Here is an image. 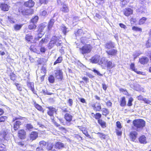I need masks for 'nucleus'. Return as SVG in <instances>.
Segmentation results:
<instances>
[{"mask_svg":"<svg viewBox=\"0 0 151 151\" xmlns=\"http://www.w3.org/2000/svg\"><path fill=\"white\" fill-rule=\"evenodd\" d=\"M133 124L134 126V129L139 132L145 126V122L142 119H137L133 121Z\"/></svg>","mask_w":151,"mask_h":151,"instance_id":"f257e3e1","label":"nucleus"},{"mask_svg":"<svg viewBox=\"0 0 151 151\" xmlns=\"http://www.w3.org/2000/svg\"><path fill=\"white\" fill-rule=\"evenodd\" d=\"M22 119L19 117H16L15 119L14 118L13 120V122H14L15 120L16 121L14 122V124L13 128L15 130H17L19 127V126L22 124L21 121L20 120H21Z\"/></svg>","mask_w":151,"mask_h":151,"instance_id":"f03ea898","label":"nucleus"},{"mask_svg":"<svg viewBox=\"0 0 151 151\" xmlns=\"http://www.w3.org/2000/svg\"><path fill=\"white\" fill-rule=\"evenodd\" d=\"M92 48V47L90 45H86L80 49L81 53L83 55L88 53L91 51Z\"/></svg>","mask_w":151,"mask_h":151,"instance_id":"7ed1b4c3","label":"nucleus"},{"mask_svg":"<svg viewBox=\"0 0 151 151\" xmlns=\"http://www.w3.org/2000/svg\"><path fill=\"white\" fill-rule=\"evenodd\" d=\"M64 117L66 121L65 124L68 126L70 125L71 124V122L73 118L72 116L69 113H66L65 114Z\"/></svg>","mask_w":151,"mask_h":151,"instance_id":"20e7f679","label":"nucleus"},{"mask_svg":"<svg viewBox=\"0 0 151 151\" xmlns=\"http://www.w3.org/2000/svg\"><path fill=\"white\" fill-rule=\"evenodd\" d=\"M91 106L93 108L94 110L96 111H100L101 109L100 104L99 102H96V104H91Z\"/></svg>","mask_w":151,"mask_h":151,"instance_id":"39448f33","label":"nucleus"},{"mask_svg":"<svg viewBox=\"0 0 151 151\" xmlns=\"http://www.w3.org/2000/svg\"><path fill=\"white\" fill-rule=\"evenodd\" d=\"M19 12H21L23 15H28L31 14V11L30 9H26L24 8H19Z\"/></svg>","mask_w":151,"mask_h":151,"instance_id":"423d86ee","label":"nucleus"},{"mask_svg":"<svg viewBox=\"0 0 151 151\" xmlns=\"http://www.w3.org/2000/svg\"><path fill=\"white\" fill-rule=\"evenodd\" d=\"M105 48L107 49H109L114 47V44L111 41L106 42L104 45Z\"/></svg>","mask_w":151,"mask_h":151,"instance_id":"0eeeda50","label":"nucleus"},{"mask_svg":"<svg viewBox=\"0 0 151 151\" xmlns=\"http://www.w3.org/2000/svg\"><path fill=\"white\" fill-rule=\"evenodd\" d=\"M55 76L58 79L61 80L63 78V73L61 70H55Z\"/></svg>","mask_w":151,"mask_h":151,"instance_id":"6e6552de","label":"nucleus"},{"mask_svg":"<svg viewBox=\"0 0 151 151\" xmlns=\"http://www.w3.org/2000/svg\"><path fill=\"white\" fill-rule=\"evenodd\" d=\"M47 108L49 110L47 111V114L50 116H53L54 113H55L57 110L55 108L52 107H50Z\"/></svg>","mask_w":151,"mask_h":151,"instance_id":"1a4fd4ad","label":"nucleus"},{"mask_svg":"<svg viewBox=\"0 0 151 151\" xmlns=\"http://www.w3.org/2000/svg\"><path fill=\"white\" fill-rule=\"evenodd\" d=\"M18 135L19 138L21 139H24L25 137L26 132L23 129H21L19 131Z\"/></svg>","mask_w":151,"mask_h":151,"instance_id":"9d476101","label":"nucleus"},{"mask_svg":"<svg viewBox=\"0 0 151 151\" xmlns=\"http://www.w3.org/2000/svg\"><path fill=\"white\" fill-rule=\"evenodd\" d=\"M137 132L135 131L131 132L130 134V137L132 141L133 142L135 141L137 135Z\"/></svg>","mask_w":151,"mask_h":151,"instance_id":"9b49d317","label":"nucleus"},{"mask_svg":"<svg viewBox=\"0 0 151 151\" xmlns=\"http://www.w3.org/2000/svg\"><path fill=\"white\" fill-rule=\"evenodd\" d=\"M139 141L141 144H146L147 143L146 137L144 135L141 136L139 137Z\"/></svg>","mask_w":151,"mask_h":151,"instance_id":"f8f14e48","label":"nucleus"},{"mask_svg":"<svg viewBox=\"0 0 151 151\" xmlns=\"http://www.w3.org/2000/svg\"><path fill=\"white\" fill-rule=\"evenodd\" d=\"M100 56L99 55H95L91 59V62L93 63H97L99 62Z\"/></svg>","mask_w":151,"mask_h":151,"instance_id":"ddd939ff","label":"nucleus"},{"mask_svg":"<svg viewBox=\"0 0 151 151\" xmlns=\"http://www.w3.org/2000/svg\"><path fill=\"white\" fill-rule=\"evenodd\" d=\"M124 14L127 16H129L133 13V10L130 8H126L124 11Z\"/></svg>","mask_w":151,"mask_h":151,"instance_id":"4468645a","label":"nucleus"},{"mask_svg":"<svg viewBox=\"0 0 151 151\" xmlns=\"http://www.w3.org/2000/svg\"><path fill=\"white\" fill-rule=\"evenodd\" d=\"M38 133L35 132H32L30 134V139L33 141L35 139L38 137Z\"/></svg>","mask_w":151,"mask_h":151,"instance_id":"2eb2a0df","label":"nucleus"},{"mask_svg":"<svg viewBox=\"0 0 151 151\" xmlns=\"http://www.w3.org/2000/svg\"><path fill=\"white\" fill-rule=\"evenodd\" d=\"M24 5L26 7H31L34 6V2L32 0H29L28 1L25 2Z\"/></svg>","mask_w":151,"mask_h":151,"instance_id":"dca6fc26","label":"nucleus"},{"mask_svg":"<svg viewBox=\"0 0 151 151\" xmlns=\"http://www.w3.org/2000/svg\"><path fill=\"white\" fill-rule=\"evenodd\" d=\"M53 37H55V39H54L55 41V44L57 46L62 45L63 43L61 40L55 36H54Z\"/></svg>","mask_w":151,"mask_h":151,"instance_id":"f3484780","label":"nucleus"},{"mask_svg":"<svg viewBox=\"0 0 151 151\" xmlns=\"http://www.w3.org/2000/svg\"><path fill=\"white\" fill-rule=\"evenodd\" d=\"M55 37H52L51 38V40L49 42L48 45H47L49 49L52 48L54 46L55 41L54 40Z\"/></svg>","mask_w":151,"mask_h":151,"instance_id":"a211bd4d","label":"nucleus"},{"mask_svg":"<svg viewBox=\"0 0 151 151\" xmlns=\"http://www.w3.org/2000/svg\"><path fill=\"white\" fill-rule=\"evenodd\" d=\"M117 50L115 49H111L106 51L108 55L111 56L115 55L117 52Z\"/></svg>","mask_w":151,"mask_h":151,"instance_id":"6ab92c4d","label":"nucleus"},{"mask_svg":"<svg viewBox=\"0 0 151 151\" xmlns=\"http://www.w3.org/2000/svg\"><path fill=\"white\" fill-rule=\"evenodd\" d=\"M60 10L64 13H67L69 11L68 6L65 4H63L62 7L60 8Z\"/></svg>","mask_w":151,"mask_h":151,"instance_id":"aec40b11","label":"nucleus"},{"mask_svg":"<svg viewBox=\"0 0 151 151\" xmlns=\"http://www.w3.org/2000/svg\"><path fill=\"white\" fill-rule=\"evenodd\" d=\"M64 145L62 143L58 142H57L55 145V147L58 149H60L64 147Z\"/></svg>","mask_w":151,"mask_h":151,"instance_id":"412c9836","label":"nucleus"},{"mask_svg":"<svg viewBox=\"0 0 151 151\" xmlns=\"http://www.w3.org/2000/svg\"><path fill=\"white\" fill-rule=\"evenodd\" d=\"M107 67L108 69H111L115 67V64L112 61L107 62Z\"/></svg>","mask_w":151,"mask_h":151,"instance_id":"4be33fe9","label":"nucleus"},{"mask_svg":"<svg viewBox=\"0 0 151 151\" xmlns=\"http://www.w3.org/2000/svg\"><path fill=\"white\" fill-rule=\"evenodd\" d=\"M0 7L2 10L4 11H7L9 9V7L7 4H2L1 5Z\"/></svg>","mask_w":151,"mask_h":151,"instance_id":"5701e85b","label":"nucleus"},{"mask_svg":"<svg viewBox=\"0 0 151 151\" xmlns=\"http://www.w3.org/2000/svg\"><path fill=\"white\" fill-rule=\"evenodd\" d=\"M35 36V39L36 40H38L39 39L41 38L44 34V32H37Z\"/></svg>","mask_w":151,"mask_h":151,"instance_id":"b1692460","label":"nucleus"},{"mask_svg":"<svg viewBox=\"0 0 151 151\" xmlns=\"http://www.w3.org/2000/svg\"><path fill=\"white\" fill-rule=\"evenodd\" d=\"M139 61L141 64H145L148 62V59L146 57H143L139 59Z\"/></svg>","mask_w":151,"mask_h":151,"instance_id":"393cba45","label":"nucleus"},{"mask_svg":"<svg viewBox=\"0 0 151 151\" xmlns=\"http://www.w3.org/2000/svg\"><path fill=\"white\" fill-rule=\"evenodd\" d=\"M23 25V24H15L14 26V30L16 31H17L20 30L22 27Z\"/></svg>","mask_w":151,"mask_h":151,"instance_id":"a878e982","label":"nucleus"},{"mask_svg":"<svg viewBox=\"0 0 151 151\" xmlns=\"http://www.w3.org/2000/svg\"><path fill=\"white\" fill-rule=\"evenodd\" d=\"M45 27L46 26L45 24H40L39 27L37 32H44L43 30Z\"/></svg>","mask_w":151,"mask_h":151,"instance_id":"bb28decb","label":"nucleus"},{"mask_svg":"<svg viewBox=\"0 0 151 151\" xmlns=\"http://www.w3.org/2000/svg\"><path fill=\"white\" fill-rule=\"evenodd\" d=\"M55 20L54 19H51L49 22L48 26V29L50 30L52 27Z\"/></svg>","mask_w":151,"mask_h":151,"instance_id":"cd10ccee","label":"nucleus"},{"mask_svg":"<svg viewBox=\"0 0 151 151\" xmlns=\"http://www.w3.org/2000/svg\"><path fill=\"white\" fill-rule=\"evenodd\" d=\"M107 62V60L105 58H103L101 59L100 61H99V64L102 66H103L104 64H106Z\"/></svg>","mask_w":151,"mask_h":151,"instance_id":"c85d7f7f","label":"nucleus"},{"mask_svg":"<svg viewBox=\"0 0 151 151\" xmlns=\"http://www.w3.org/2000/svg\"><path fill=\"white\" fill-rule=\"evenodd\" d=\"M120 105L122 106H124L126 105V101L124 97H122L120 100Z\"/></svg>","mask_w":151,"mask_h":151,"instance_id":"c756f323","label":"nucleus"},{"mask_svg":"<svg viewBox=\"0 0 151 151\" xmlns=\"http://www.w3.org/2000/svg\"><path fill=\"white\" fill-rule=\"evenodd\" d=\"M98 122L99 124L101 125V127H106V123L102 121V120L101 119H99L98 120Z\"/></svg>","mask_w":151,"mask_h":151,"instance_id":"7c9ffc66","label":"nucleus"},{"mask_svg":"<svg viewBox=\"0 0 151 151\" xmlns=\"http://www.w3.org/2000/svg\"><path fill=\"white\" fill-rule=\"evenodd\" d=\"M102 111L103 112L102 114L103 115L106 116L109 114L108 109L106 108H103L102 109Z\"/></svg>","mask_w":151,"mask_h":151,"instance_id":"2f4dec72","label":"nucleus"},{"mask_svg":"<svg viewBox=\"0 0 151 151\" xmlns=\"http://www.w3.org/2000/svg\"><path fill=\"white\" fill-rule=\"evenodd\" d=\"M147 19V18L145 17H142L141 19H140L139 21V24H144L146 20Z\"/></svg>","mask_w":151,"mask_h":151,"instance_id":"473e14b6","label":"nucleus"},{"mask_svg":"<svg viewBox=\"0 0 151 151\" xmlns=\"http://www.w3.org/2000/svg\"><path fill=\"white\" fill-rule=\"evenodd\" d=\"M48 80L50 83H54L55 80L54 77L52 75H50L48 77Z\"/></svg>","mask_w":151,"mask_h":151,"instance_id":"72a5a7b5","label":"nucleus"},{"mask_svg":"<svg viewBox=\"0 0 151 151\" xmlns=\"http://www.w3.org/2000/svg\"><path fill=\"white\" fill-rule=\"evenodd\" d=\"M27 86L31 90L33 93H34L35 89L34 88V84L32 83H29L28 84Z\"/></svg>","mask_w":151,"mask_h":151,"instance_id":"f704fd0d","label":"nucleus"},{"mask_svg":"<svg viewBox=\"0 0 151 151\" xmlns=\"http://www.w3.org/2000/svg\"><path fill=\"white\" fill-rule=\"evenodd\" d=\"M14 84L16 86L17 89L19 91H21L22 90L21 85L17 83H14Z\"/></svg>","mask_w":151,"mask_h":151,"instance_id":"c9c22d12","label":"nucleus"},{"mask_svg":"<svg viewBox=\"0 0 151 151\" xmlns=\"http://www.w3.org/2000/svg\"><path fill=\"white\" fill-rule=\"evenodd\" d=\"M38 19V17L37 16H35L31 19V22L32 23L35 24L37 22Z\"/></svg>","mask_w":151,"mask_h":151,"instance_id":"e433bc0d","label":"nucleus"},{"mask_svg":"<svg viewBox=\"0 0 151 151\" xmlns=\"http://www.w3.org/2000/svg\"><path fill=\"white\" fill-rule=\"evenodd\" d=\"M134 89L136 91H142L143 88L141 87L139 84H137L136 86L134 87Z\"/></svg>","mask_w":151,"mask_h":151,"instance_id":"4c0bfd02","label":"nucleus"},{"mask_svg":"<svg viewBox=\"0 0 151 151\" xmlns=\"http://www.w3.org/2000/svg\"><path fill=\"white\" fill-rule=\"evenodd\" d=\"M63 60L62 57L61 56L59 57L57 60L55 62L54 65H55L57 63H60Z\"/></svg>","mask_w":151,"mask_h":151,"instance_id":"58836bf2","label":"nucleus"},{"mask_svg":"<svg viewBox=\"0 0 151 151\" xmlns=\"http://www.w3.org/2000/svg\"><path fill=\"white\" fill-rule=\"evenodd\" d=\"M37 27L36 25L34 23L29 24L28 26V28L30 30L35 29Z\"/></svg>","mask_w":151,"mask_h":151,"instance_id":"ea45409f","label":"nucleus"},{"mask_svg":"<svg viewBox=\"0 0 151 151\" xmlns=\"http://www.w3.org/2000/svg\"><path fill=\"white\" fill-rule=\"evenodd\" d=\"M97 134H99V137L101 139H105L106 138V135L100 132H98Z\"/></svg>","mask_w":151,"mask_h":151,"instance_id":"a19ab883","label":"nucleus"},{"mask_svg":"<svg viewBox=\"0 0 151 151\" xmlns=\"http://www.w3.org/2000/svg\"><path fill=\"white\" fill-rule=\"evenodd\" d=\"M10 77L11 80L14 81L16 79V76L14 73H12L10 74Z\"/></svg>","mask_w":151,"mask_h":151,"instance_id":"79ce46f5","label":"nucleus"},{"mask_svg":"<svg viewBox=\"0 0 151 151\" xmlns=\"http://www.w3.org/2000/svg\"><path fill=\"white\" fill-rule=\"evenodd\" d=\"M54 145L52 143H49L47 146V148L49 150H53Z\"/></svg>","mask_w":151,"mask_h":151,"instance_id":"37998d69","label":"nucleus"},{"mask_svg":"<svg viewBox=\"0 0 151 151\" xmlns=\"http://www.w3.org/2000/svg\"><path fill=\"white\" fill-rule=\"evenodd\" d=\"M132 29L134 31L139 32H142V29L141 28L137 27L134 26L132 28Z\"/></svg>","mask_w":151,"mask_h":151,"instance_id":"c03bdc74","label":"nucleus"},{"mask_svg":"<svg viewBox=\"0 0 151 151\" xmlns=\"http://www.w3.org/2000/svg\"><path fill=\"white\" fill-rule=\"evenodd\" d=\"M83 34V31L82 29H79L78 30L76 33V36H79L80 35H82Z\"/></svg>","mask_w":151,"mask_h":151,"instance_id":"a18cd8bd","label":"nucleus"},{"mask_svg":"<svg viewBox=\"0 0 151 151\" xmlns=\"http://www.w3.org/2000/svg\"><path fill=\"white\" fill-rule=\"evenodd\" d=\"M61 29L62 30L64 34L65 35L66 33L68 32L67 29V28L64 26H63L61 27Z\"/></svg>","mask_w":151,"mask_h":151,"instance_id":"49530a36","label":"nucleus"},{"mask_svg":"<svg viewBox=\"0 0 151 151\" xmlns=\"http://www.w3.org/2000/svg\"><path fill=\"white\" fill-rule=\"evenodd\" d=\"M35 107L38 110L40 111H42L43 110V109L42 106L39 105V104H35Z\"/></svg>","mask_w":151,"mask_h":151,"instance_id":"de8ad7c7","label":"nucleus"},{"mask_svg":"<svg viewBox=\"0 0 151 151\" xmlns=\"http://www.w3.org/2000/svg\"><path fill=\"white\" fill-rule=\"evenodd\" d=\"M119 90L121 92H123L124 94L127 96L129 95V93L126 90L121 88L119 89Z\"/></svg>","mask_w":151,"mask_h":151,"instance_id":"09e8293b","label":"nucleus"},{"mask_svg":"<svg viewBox=\"0 0 151 151\" xmlns=\"http://www.w3.org/2000/svg\"><path fill=\"white\" fill-rule=\"evenodd\" d=\"M25 38L27 41L28 42L31 41V40L33 38V37L31 35H27L25 37Z\"/></svg>","mask_w":151,"mask_h":151,"instance_id":"8fccbe9b","label":"nucleus"},{"mask_svg":"<svg viewBox=\"0 0 151 151\" xmlns=\"http://www.w3.org/2000/svg\"><path fill=\"white\" fill-rule=\"evenodd\" d=\"M133 99L132 97H130L128 101L127 105L128 106H132V102L133 101Z\"/></svg>","mask_w":151,"mask_h":151,"instance_id":"3c124183","label":"nucleus"},{"mask_svg":"<svg viewBox=\"0 0 151 151\" xmlns=\"http://www.w3.org/2000/svg\"><path fill=\"white\" fill-rule=\"evenodd\" d=\"M82 132L87 137L91 138V136L88 134L87 130H82Z\"/></svg>","mask_w":151,"mask_h":151,"instance_id":"603ef678","label":"nucleus"},{"mask_svg":"<svg viewBox=\"0 0 151 151\" xmlns=\"http://www.w3.org/2000/svg\"><path fill=\"white\" fill-rule=\"evenodd\" d=\"M26 127V128L29 130H31L33 128L32 125L30 124H27Z\"/></svg>","mask_w":151,"mask_h":151,"instance_id":"864d4df0","label":"nucleus"},{"mask_svg":"<svg viewBox=\"0 0 151 151\" xmlns=\"http://www.w3.org/2000/svg\"><path fill=\"white\" fill-rule=\"evenodd\" d=\"M0 151H6L5 146L3 144H0Z\"/></svg>","mask_w":151,"mask_h":151,"instance_id":"5fc2aeb1","label":"nucleus"},{"mask_svg":"<svg viewBox=\"0 0 151 151\" xmlns=\"http://www.w3.org/2000/svg\"><path fill=\"white\" fill-rule=\"evenodd\" d=\"M67 102L69 104V106H71L73 105V100L71 99H69L67 101Z\"/></svg>","mask_w":151,"mask_h":151,"instance_id":"6e6d98bb","label":"nucleus"},{"mask_svg":"<svg viewBox=\"0 0 151 151\" xmlns=\"http://www.w3.org/2000/svg\"><path fill=\"white\" fill-rule=\"evenodd\" d=\"M7 117L6 116H1L0 117V122H4L6 119Z\"/></svg>","mask_w":151,"mask_h":151,"instance_id":"4d7b16f0","label":"nucleus"},{"mask_svg":"<svg viewBox=\"0 0 151 151\" xmlns=\"http://www.w3.org/2000/svg\"><path fill=\"white\" fill-rule=\"evenodd\" d=\"M101 116V115L100 114L97 113L95 114V117L96 119H99Z\"/></svg>","mask_w":151,"mask_h":151,"instance_id":"13d9d810","label":"nucleus"},{"mask_svg":"<svg viewBox=\"0 0 151 151\" xmlns=\"http://www.w3.org/2000/svg\"><path fill=\"white\" fill-rule=\"evenodd\" d=\"M39 144L41 147L45 146L46 145V142L44 141H41L39 142Z\"/></svg>","mask_w":151,"mask_h":151,"instance_id":"bf43d9fd","label":"nucleus"},{"mask_svg":"<svg viewBox=\"0 0 151 151\" xmlns=\"http://www.w3.org/2000/svg\"><path fill=\"white\" fill-rule=\"evenodd\" d=\"M130 68L132 69V70L134 72L136 70H137V69H135V68L134 67V64L133 63H132L131 64L130 66Z\"/></svg>","mask_w":151,"mask_h":151,"instance_id":"052dcab7","label":"nucleus"},{"mask_svg":"<svg viewBox=\"0 0 151 151\" xmlns=\"http://www.w3.org/2000/svg\"><path fill=\"white\" fill-rule=\"evenodd\" d=\"M47 14V12L46 11L44 10L41 12L40 13V15L41 16H45Z\"/></svg>","mask_w":151,"mask_h":151,"instance_id":"680f3d73","label":"nucleus"},{"mask_svg":"<svg viewBox=\"0 0 151 151\" xmlns=\"http://www.w3.org/2000/svg\"><path fill=\"white\" fill-rule=\"evenodd\" d=\"M136 73L137 74H139V75H145V73L143 72H141L140 71H138L137 70H136L135 71Z\"/></svg>","mask_w":151,"mask_h":151,"instance_id":"e2e57ef3","label":"nucleus"},{"mask_svg":"<svg viewBox=\"0 0 151 151\" xmlns=\"http://www.w3.org/2000/svg\"><path fill=\"white\" fill-rule=\"evenodd\" d=\"M143 101L145 103L147 104H150V103H151L150 101L146 98H145Z\"/></svg>","mask_w":151,"mask_h":151,"instance_id":"0e129e2a","label":"nucleus"},{"mask_svg":"<svg viewBox=\"0 0 151 151\" xmlns=\"http://www.w3.org/2000/svg\"><path fill=\"white\" fill-rule=\"evenodd\" d=\"M116 124L117 127L119 129H120L122 128L121 123L119 121H117L116 123Z\"/></svg>","mask_w":151,"mask_h":151,"instance_id":"69168bd1","label":"nucleus"},{"mask_svg":"<svg viewBox=\"0 0 151 151\" xmlns=\"http://www.w3.org/2000/svg\"><path fill=\"white\" fill-rule=\"evenodd\" d=\"M45 38L42 39L40 42L39 45L40 46H42L43 44L45 42Z\"/></svg>","mask_w":151,"mask_h":151,"instance_id":"338daca9","label":"nucleus"},{"mask_svg":"<svg viewBox=\"0 0 151 151\" xmlns=\"http://www.w3.org/2000/svg\"><path fill=\"white\" fill-rule=\"evenodd\" d=\"M137 99L139 100H141L142 101H144V99H145L142 96L140 95L137 96Z\"/></svg>","mask_w":151,"mask_h":151,"instance_id":"774afa93","label":"nucleus"}]
</instances>
